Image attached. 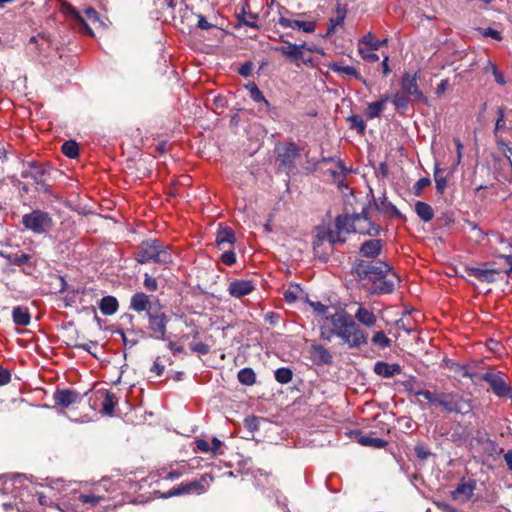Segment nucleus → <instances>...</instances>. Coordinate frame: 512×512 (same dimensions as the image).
Segmentation results:
<instances>
[{"instance_id": "72a5a7b5", "label": "nucleus", "mask_w": 512, "mask_h": 512, "mask_svg": "<svg viewBox=\"0 0 512 512\" xmlns=\"http://www.w3.org/2000/svg\"><path fill=\"white\" fill-rule=\"evenodd\" d=\"M375 206L381 213L387 214L390 217L400 215L398 209L387 200L386 197L378 198L374 201Z\"/></svg>"}, {"instance_id": "0eeeda50", "label": "nucleus", "mask_w": 512, "mask_h": 512, "mask_svg": "<svg viewBox=\"0 0 512 512\" xmlns=\"http://www.w3.org/2000/svg\"><path fill=\"white\" fill-rule=\"evenodd\" d=\"M481 381L488 384L489 390L500 399H512V386L509 377L498 370H488L481 373Z\"/></svg>"}, {"instance_id": "7ed1b4c3", "label": "nucleus", "mask_w": 512, "mask_h": 512, "mask_svg": "<svg viewBox=\"0 0 512 512\" xmlns=\"http://www.w3.org/2000/svg\"><path fill=\"white\" fill-rule=\"evenodd\" d=\"M335 326L336 337L349 349H359L367 345L368 333L363 330L345 310H337L325 319Z\"/></svg>"}, {"instance_id": "473e14b6", "label": "nucleus", "mask_w": 512, "mask_h": 512, "mask_svg": "<svg viewBox=\"0 0 512 512\" xmlns=\"http://www.w3.org/2000/svg\"><path fill=\"white\" fill-rule=\"evenodd\" d=\"M118 306V301L113 296H105L99 303V309L104 315H113L118 310Z\"/></svg>"}, {"instance_id": "4be33fe9", "label": "nucleus", "mask_w": 512, "mask_h": 512, "mask_svg": "<svg viewBox=\"0 0 512 512\" xmlns=\"http://www.w3.org/2000/svg\"><path fill=\"white\" fill-rule=\"evenodd\" d=\"M347 15L346 5H341L337 3L335 11L333 12L330 18V24L327 27L326 32H334L336 29H343L344 21Z\"/></svg>"}, {"instance_id": "e433bc0d", "label": "nucleus", "mask_w": 512, "mask_h": 512, "mask_svg": "<svg viewBox=\"0 0 512 512\" xmlns=\"http://www.w3.org/2000/svg\"><path fill=\"white\" fill-rule=\"evenodd\" d=\"M357 442L362 446L374 448H383L387 444L386 441L381 438H375L368 435H360L357 438Z\"/></svg>"}, {"instance_id": "774afa93", "label": "nucleus", "mask_w": 512, "mask_h": 512, "mask_svg": "<svg viewBox=\"0 0 512 512\" xmlns=\"http://www.w3.org/2000/svg\"><path fill=\"white\" fill-rule=\"evenodd\" d=\"M310 305L313 307L314 311L319 314H326L328 311V307L321 302H310Z\"/></svg>"}, {"instance_id": "13d9d810", "label": "nucleus", "mask_w": 512, "mask_h": 512, "mask_svg": "<svg viewBox=\"0 0 512 512\" xmlns=\"http://www.w3.org/2000/svg\"><path fill=\"white\" fill-rule=\"evenodd\" d=\"M144 287L148 291H151V292L156 291L158 288L157 280L146 273L145 277H144Z\"/></svg>"}, {"instance_id": "bb28decb", "label": "nucleus", "mask_w": 512, "mask_h": 512, "mask_svg": "<svg viewBox=\"0 0 512 512\" xmlns=\"http://www.w3.org/2000/svg\"><path fill=\"white\" fill-rule=\"evenodd\" d=\"M373 370L379 376L390 378L396 374H399L401 372V367L399 364H389L379 361L375 363Z\"/></svg>"}, {"instance_id": "c756f323", "label": "nucleus", "mask_w": 512, "mask_h": 512, "mask_svg": "<svg viewBox=\"0 0 512 512\" xmlns=\"http://www.w3.org/2000/svg\"><path fill=\"white\" fill-rule=\"evenodd\" d=\"M12 319L15 325L28 326L31 322L29 309L24 306H16L12 310Z\"/></svg>"}, {"instance_id": "09e8293b", "label": "nucleus", "mask_w": 512, "mask_h": 512, "mask_svg": "<svg viewBox=\"0 0 512 512\" xmlns=\"http://www.w3.org/2000/svg\"><path fill=\"white\" fill-rule=\"evenodd\" d=\"M434 181L436 184L437 191L439 193H443L446 188L447 181H446V177L443 174V171L437 167L435 168V172H434Z\"/></svg>"}, {"instance_id": "8fccbe9b", "label": "nucleus", "mask_w": 512, "mask_h": 512, "mask_svg": "<svg viewBox=\"0 0 512 512\" xmlns=\"http://www.w3.org/2000/svg\"><path fill=\"white\" fill-rule=\"evenodd\" d=\"M410 98L404 93H395L392 98V103L397 109H407Z\"/></svg>"}, {"instance_id": "6e6d98bb", "label": "nucleus", "mask_w": 512, "mask_h": 512, "mask_svg": "<svg viewBox=\"0 0 512 512\" xmlns=\"http://www.w3.org/2000/svg\"><path fill=\"white\" fill-rule=\"evenodd\" d=\"M244 426L250 432H254L259 429V418L256 416H249L244 419Z\"/></svg>"}, {"instance_id": "ddd939ff", "label": "nucleus", "mask_w": 512, "mask_h": 512, "mask_svg": "<svg viewBox=\"0 0 512 512\" xmlns=\"http://www.w3.org/2000/svg\"><path fill=\"white\" fill-rule=\"evenodd\" d=\"M502 259L505 260L508 267L505 269H495V268H472L470 269V275L474 276L476 279L482 282L491 283L496 281L497 276L504 272L506 275H509L512 272V256H502Z\"/></svg>"}, {"instance_id": "052dcab7", "label": "nucleus", "mask_w": 512, "mask_h": 512, "mask_svg": "<svg viewBox=\"0 0 512 512\" xmlns=\"http://www.w3.org/2000/svg\"><path fill=\"white\" fill-rule=\"evenodd\" d=\"M11 381V373L8 369L0 367V386H4Z\"/></svg>"}, {"instance_id": "c03bdc74", "label": "nucleus", "mask_w": 512, "mask_h": 512, "mask_svg": "<svg viewBox=\"0 0 512 512\" xmlns=\"http://www.w3.org/2000/svg\"><path fill=\"white\" fill-rule=\"evenodd\" d=\"M348 121L350 122V127L352 129L357 130L358 134L363 135L366 130V123L359 115H351L348 118Z\"/></svg>"}, {"instance_id": "7c9ffc66", "label": "nucleus", "mask_w": 512, "mask_h": 512, "mask_svg": "<svg viewBox=\"0 0 512 512\" xmlns=\"http://www.w3.org/2000/svg\"><path fill=\"white\" fill-rule=\"evenodd\" d=\"M0 257L6 259L9 264L16 266H23L30 262L31 256L22 251H17L16 253H6L4 251H0Z\"/></svg>"}, {"instance_id": "a18cd8bd", "label": "nucleus", "mask_w": 512, "mask_h": 512, "mask_svg": "<svg viewBox=\"0 0 512 512\" xmlns=\"http://www.w3.org/2000/svg\"><path fill=\"white\" fill-rule=\"evenodd\" d=\"M275 379L281 384H287L292 380L293 373L291 369L282 367L275 371Z\"/></svg>"}, {"instance_id": "1a4fd4ad", "label": "nucleus", "mask_w": 512, "mask_h": 512, "mask_svg": "<svg viewBox=\"0 0 512 512\" xmlns=\"http://www.w3.org/2000/svg\"><path fill=\"white\" fill-rule=\"evenodd\" d=\"M439 406L448 413L461 415L469 414L472 411L471 401L455 392H441Z\"/></svg>"}, {"instance_id": "bf43d9fd", "label": "nucleus", "mask_w": 512, "mask_h": 512, "mask_svg": "<svg viewBox=\"0 0 512 512\" xmlns=\"http://www.w3.org/2000/svg\"><path fill=\"white\" fill-rule=\"evenodd\" d=\"M253 69V63L248 61L243 63L238 69V73L243 77H248L251 75Z\"/></svg>"}, {"instance_id": "f704fd0d", "label": "nucleus", "mask_w": 512, "mask_h": 512, "mask_svg": "<svg viewBox=\"0 0 512 512\" xmlns=\"http://www.w3.org/2000/svg\"><path fill=\"white\" fill-rule=\"evenodd\" d=\"M415 212L419 218L425 222L432 220L434 217V211L432 207L425 202L418 201L415 204Z\"/></svg>"}, {"instance_id": "b1692460", "label": "nucleus", "mask_w": 512, "mask_h": 512, "mask_svg": "<svg viewBox=\"0 0 512 512\" xmlns=\"http://www.w3.org/2000/svg\"><path fill=\"white\" fill-rule=\"evenodd\" d=\"M46 169L41 165L35 163H29L28 168L21 172L23 178H31L36 184H42L45 182Z\"/></svg>"}, {"instance_id": "3c124183", "label": "nucleus", "mask_w": 512, "mask_h": 512, "mask_svg": "<svg viewBox=\"0 0 512 512\" xmlns=\"http://www.w3.org/2000/svg\"><path fill=\"white\" fill-rule=\"evenodd\" d=\"M248 89H249V93H250V98L254 102H257V103L263 102V103H265L266 106L269 105V102L265 99L263 93L259 90V88L255 84L248 86Z\"/></svg>"}, {"instance_id": "f8f14e48", "label": "nucleus", "mask_w": 512, "mask_h": 512, "mask_svg": "<svg viewBox=\"0 0 512 512\" xmlns=\"http://www.w3.org/2000/svg\"><path fill=\"white\" fill-rule=\"evenodd\" d=\"M354 215V233H359L368 236H378L381 228L379 225L371 221L368 211L364 208L361 213Z\"/></svg>"}, {"instance_id": "c85d7f7f", "label": "nucleus", "mask_w": 512, "mask_h": 512, "mask_svg": "<svg viewBox=\"0 0 512 512\" xmlns=\"http://www.w3.org/2000/svg\"><path fill=\"white\" fill-rule=\"evenodd\" d=\"M310 354L312 358L321 364H330L332 362V355L330 352L320 344H312L310 347Z\"/></svg>"}, {"instance_id": "423d86ee", "label": "nucleus", "mask_w": 512, "mask_h": 512, "mask_svg": "<svg viewBox=\"0 0 512 512\" xmlns=\"http://www.w3.org/2000/svg\"><path fill=\"white\" fill-rule=\"evenodd\" d=\"M284 45L276 47L275 50L285 55L291 62L297 66L300 64L312 63V53H321V49L314 44H307L305 42L301 44H292L284 40Z\"/></svg>"}, {"instance_id": "69168bd1", "label": "nucleus", "mask_w": 512, "mask_h": 512, "mask_svg": "<svg viewBox=\"0 0 512 512\" xmlns=\"http://www.w3.org/2000/svg\"><path fill=\"white\" fill-rule=\"evenodd\" d=\"M376 50H368L367 52H359L361 56L371 62L379 60V56L375 53Z\"/></svg>"}, {"instance_id": "cd10ccee", "label": "nucleus", "mask_w": 512, "mask_h": 512, "mask_svg": "<svg viewBox=\"0 0 512 512\" xmlns=\"http://www.w3.org/2000/svg\"><path fill=\"white\" fill-rule=\"evenodd\" d=\"M191 24H194L196 28L201 30H209L212 28H217V23L208 21V19L201 15L193 12H188L184 16Z\"/></svg>"}, {"instance_id": "6ab92c4d", "label": "nucleus", "mask_w": 512, "mask_h": 512, "mask_svg": "<svg viewBox=\"0 0 512 512\" xmlns=\"http://www.w3.org/2000/svg\"><path fill=\"white\" fill-rule=\"evenodd\" d=\"M55 404L67 408L80 400V394L70 389H58L53 394Z\"/></svg>"}, {"instance_id": "20e7f679", "label": "nucleus", "mask_w": 512, "mask_h": 512, "mask_svg": "<svg viewBox=\"0 0 512 512\" xmlns=\"http://www.w3.org/2000/svg\"><path fill=\"white\" fill-rule=\"evenodd\" d=\"M354 215H340L335 220L334 230H326L317 234V240L314 242L313 250L315 256H318L321 260L327 261L328 255H320L319 248L323 241H327L330 244V248L337 243H344L346 237L351 232H354Z\"/></svg>"}, {"instance_id": "c9c22d12", "label": "nucleus", "mask_w": 512, "mask_h": 512, "mask_svg": "<svg viewBox=\"0 0 512 512\" xmlns=\"http://www.w3.org/2000/svg\"><path fill=\"white\" fill-rule=\"evenodd\" d=\"M371 343L381 349L389 348L392 344V340L387 337L384 331H375L371 338Z\"/></svg>"}, {"instance_id": "680f3d73", "label": "nucleus", "mask_w": 512, "mask_h": 512, "mask_svg": "<svg viewBox=\"0 0 512 512\" xmlns=\"http://www.w3.org/2000/svg\"><path fill=\"white\" fill-rule=\"evenodd\" d=\"M192 351L197 352L199 354L205 355L209 352V347L207 344L202 342L196 343L191 347Z\"/></svg>"}, {"instance_id": "dca6fc26", "label": "nucleus", "mask_w": 512, "mask_h": 512, "mask_svg": "<svg viewBox=\"0 0 512 512\" xmlns=\"http://www.w3.org/2000/svg\"><path fill=\"white\" fill-rule=\"evenodd\" d=\"M476 489V482L474 480L462 481L458 484L455 490L451 492L453 500L464 503L468 501Z\"/></svg>"}, {"instance_id": "a211bd4d", "label": "nucleus", "mask_w": 512, "mask_h": 512, "mask_svg": "<svg viewBox=\"0 0 512 512\" xmlns=\"http://www.w3.org/2000/svg\"><path fill=\"white\" fill-rule=\"evenodd\" d=\"M255 289V285L250 280H234L228 286L229 294L234 298H241L249 295Z\"/></svg>"}, {"instance_id": "4d7b16f0", "label": "nucleus", "mask_w": 512, "mask_h": 512, "mask_svg": "<svg viewBox=\"0 0 512 512\" xmlns=\"http://www.w3.org/2000/svg\"><path fill=\"white\" fill-rule=\"evenodd\" d=\"M497 113H498V118H497L496 124H495V131H494L495 134H497L498 131L506 128L504 108L499 107L497 110Z\"/></svg>"}, {"instance_id": "37998d69", "label": "nucleus", "mask_w": 512, "mask_h": 512, "mask_svg": "<svg viewBox=\"0 0 512 512\" xmlns=\"http://www.w3.org/2000/svg\"><path fill=\"white\" fill-rule=\"evenodd\" d=\"M333 337H336L335 326H332L326 321L320 326V338L324 341L331 342Z\"/></svg>"}, {"instance_id": "2f4dec72", "label": "nucleus", "mask_w": 512, "mask_h": 512, "mask_svg": "<svg viewBox=\"0 0 512 512\" xmlns=\"http://www.w3.org/2000/svg\"><path fill=\"white\" fill-rule=\"evenodd\" d=\"M388 100L389 96L383 95L379 101L369 103L365 111V115L367 116V118L374 119L379 117L381 113L384 111L385 105Z\"/></svg>"}, {"instance_id": "6e6552de", "label": "nucleus", "mask_w": 512, "mask_h": 512, "mask_svg": "<svg viewBox=\"0 0 512 512\" xmlns=\"http://www.w3.org/2000/svg\"><path fill=\"white\" fill-rule=\"evenodd\" d=\"M212 481H213V477L210 474L206 473V474L201 475V477L199 479H196L194 481L187 482V483H181L177 487H174L173 489L169 490L168 492L163 493L161 495V497L167 499V498H170L173 496H179L182 494H190V493H195L197 495H200V494L205 493L209 489L210 483Z\"/></svg>"}, {"instance_id": "4c0bfd02", "label": "nucleus", "mask_w": 512, "mask_h": 512, "mask_svg": "<svg viewBox=\"0 0 512 512\" xmlns=\"http://www.w3.org/2000/svg\"><path fill=\"white\" fill-rule=\"evenodd\" d=\"M117 404V397L111 392H106L102 402V412L106 415H112Z\"/></svg>"}, {"instance_id": "393cba45", "label": "nucleus", "mask_w": 512, "mask_h": 512, "mask_svg": "<svg viewBox=\"0 0 512 512\" xmlns=\"http://www.w3.org/2000/svg\"><path fill=\"white\" fill-rule=\"evenodd\" d=\"M382 241L373 239L365 241L361 244L359 252L363 257L376 258L382 250Z\"/></svg>"}, {"instance_id": "49530a36", "label": "nucleus", "mask_w": 512, "mask_h": 512, "mask_svg": "<svg viewBox=\"0 0 512 512\" xmlns=\"http://www.w3.org/2000/svg\"><path fill=\"white\" fill-rule=\"evenodd\" d=\"M415 395L424 397L431 405L439 406L441 393L431 392L429 390H419Z\"/></svg>"}, {"instance_id": "5fc2aeb1", "label": "nucleus", "mask_w": 512, "mask_h": 512, "mask_svg": "<svg viewBox=\"0 0 512 512\" xmlns=\"http://www.w3.org/2000/svg\"><path fill=\"white\" fill-rule=\"evenodd\" d=\"M221 260H222V262L225 265H228V266H231V265L235 264V262H236V254L232 250V248L225 249L224 253L221 256Z\"/></svg>"}, {"instance_id": "f3484780", "label": "nucleus", "mask_w": 512, "mask_h": 512, "mask_svg": "<svg viewBox=\"0 0 512 512\" xmlns=\"http://www.w3.org/2000/svg\"><path fill=\"white\" fill-rule=\"evenodd\" d=\"M299 157V151L295 144L289 143L279 149L277 160L281 167L291 168Z\"/></svg>"}, {"instance_id": "a878e982", "label": "nucleus", "mask_w": 512, "mask_h": 512, "mask_svg": "<svg viewBox=\"0 0 512 512\" xmlns=\"http://www.w3.org/2000/svg\"><path fill=\"white\" fill-rule=\"evenodd\" d=\"M387 39L379 40L374 34H365L359 41V52H367L368 50H378L382 45L387 43Z\"/></svg>"}, {"instance_id": "864d4df0", "label": "nucleus", "mask_w": 512, "mask_h": 512, "mask_svg": "<svg viewBox=\"0 0 512 512\" xmlns=\"http://www.w3.org/2000/svg\"><path fill=\"white\" fill-rule=\"evenodd\" d=\"M460 374L463 377L470 378L471 381L473 382V384H475V385H477V384H479L481 382V374L480 373H472L465 366L461 367Z\"/></svg>"}, {"instance_id": "5701e85b", "label": "nucleus", "mask_w": 512, "mask_h": 512, "mask_svg": "<svg viewBox=\"0 0 512 512\" xmlns=\"http://www.w3.org/2000/svg\"><path fill=\"white\" fill-rule=\"evenodd\" d=\"M279 24L283 28H291L293 30H300L302 29V32H313L315 30L314 23L312 22H305L298 19H293L289 17L281 16L279 18Z\"/></svg>"}, {"instance_id": "603ef678", "label": "nucleus", "mask_w": 512, "mask_h": 512, "mask_svg": "<svg viewBox=\"0 0 512 512\" xmlns=\"http://www.w3.org/2000/svg\"><path fill=\"white\" fill-rule=\"evenodd\" d=\"M79 501L83 504H89L90 506L94 507L96 506L101 500H103V496H96V495H88V494H81L78 497Z\"/></svg>"}, {"instance_id": "0e129e2a", "label": "nucleus", "mask_w": 512, "mask_h": 512, "mask_svg": "<svg viewBox=\"0 0 512 512\" xmlns=\"http://www.w3.org/2000/svg\"><path fill=\"white\" fill-rule=\"evenodd\" d=\"M196 448L198 451L203 452V453H207V452L211 451L210 444L206 440H203V439H199L196 441Z\"/></svg>"}, {"instance_id": "e2e57ef3", "label": "nucleus", "mask_w": 512, "mask_h": 512, "mask_svg": "<svg viewBox=\"0 0 512 512\" xmlns=\"http://www.w3.org/2000/svg\"><path fill=\"white\" fill-rule=\"evenodd\" d=\"M430 183H431V181H430V179H428V178H421V179H419V180L416 182V184L414 185L415 193H416V194H419V192H420L423 188H425V187H427L428 185H430Z\"/></svg>"}, {"instance_id": "f03ea898", "label": "nucleus", "mask_w": 512, "mask_h": 512, "mask_svg": "<svg viewBox=\"0 0 512 512\" xmlns=\"http://www.w3.org/2000/svg\"><path fill=\"white\" fill-rule=\"evenodd\" d=\"M61 11L74 28L83 29L84 32L108 30L112 25L105 13H101L89 5H82L77 8L68 2H64L61 5Z\"/></svg>"}, {"instance_id": "58836bf2", "label": "nucleus", "mask_w": 512, "mask_h": 512, "mask_svg": "<svg viewBox=\"0 0 512 512\" xmlns=\"http://www.w3.org/2000/svg\"><path fill=\"white\" fill-rule=\"evenodd\" d=\"M330 69L335 73H338V74L343 73L348 76L355 77L358 80H362L360 74L353 66H343L338 63H333L330 65Z\"/></svg>"}, {"instance_id": "f257e3e1", "label": "nucleus", "mask_w": 512, "mask_h": 512, "mask_svg": "<svg viewBox=\"0 0 512 512\" xmlns=\"http://www.w3.org/2000/svg\"><path fill=\"white\" fill-rule=\"evenodd\" d=\"M353 272L361 279L372 283L373 293H391L399 281L391 267L384 262L370 263L360 260L353 266Z\"/></svg>"}, {"instance_id": "aec40b11", "label": "nucleus", "mask_w": 512, "mask_h": 512, "mask_svg": "<svg viewBox=\"0 0 512 512\" xmlns=\"http://www.w3.org/2000/svg\"><path fill=\"white\" fill-rule=\"evenodd\" d=\"M356 323L360 326L363 325L367 328H372L376 325L377 317L373 311L369 310L362 304H357V309L354 313L353 318Z\"/></svg>"}, {"instance_id": "79ce46f5", "label": "nucleus", "mask_w": 512, "mask_h": 512, "mask_svg": "<svg viewBox=\"0 0 512 512\" xmlns=\"http://www.w3.org/2000/svg\"><path fill=\"white\" fill-rule=\"evenodd\" d=\"M256 18L257 16L251 13L249 15L243 14L242 16H238L235 28H240L242 25H245L246 27L257 29Z\"/></svg>"}, {"instance_id": "ea45409f", "label": "nucleus", "mask_w": 512, "mask_h": 512, "mask_svg": "<svg viewBox=\"0 0 512 512\" xmlns=\"http://www.w3.org/2000/svg\"><path fill=\"white\" fill-rule=\"evenodd\" d=\"M238 380L241 384L251 386L256 382V375L251 368H243L238 372Z\"/></svg>"}, {"instance_id": "4468645a", "label": "nucleus", "mask_w": 512, "mask_h": 512, "mask_svg": "<svg viewBox=\"0 0 512 512\" xmlns=\"http://www.w3.org/2000/svg\"><path fill=\"white\" fill-rule=\"evenodd\" d=\"M417 73H404L401 80V90L411 101H419L426 99L417 84Z\"/></svg>"}, {"instance_id": "338daca9", "label": "nucleus", "mask_w": 512, "mask_h": 512, "mask_svg": "<svg viewBox=\"0 0 512 512\" xmlns=\"http://www.w3.org/2000/svg\"><path fill=\"white\" fill-rule=\"evenodd\" d=\"M75 347L79 348V349H82L84 351H87L89 352L90 354L94 355V353L92 352V348H96L97 347V342H94V341H90L88 343H83V344H77L75 345Z\"/></svg>"}, {"instance_id": "de8ad7c7", "label": "nucleus", "mask_w": 512, "mask_h": 512, "mask_svg": "<svg viewBox=\"0 0 512 512\" xmlns=\"http://www.w3.org/2000/svg\"><path fill=\"white\" fill-rule=\"evenodd\" d=\"M50 41V34L38 33L30 38L29 44H34L36 47L41 46L40 49H44V46H48L50 44Z\"/></svg>"}, {"instance_id": "39448f33", "label": "nucleus", "mask_w": 512, "mask_h": 512, "mask_svg": "<svg viewBox=\"0 0 512 512\" xmlns=\"http://www.w3.org/2000/svg\"><path fill=\"white\" fill-rule=\"evenodd\" d=\"M135 259L140 264L154 262L167 265L173 262L170 246L158 239L143 241L139 246L138 252L135 254Z\"/></svg>"}, {"instance_id": "a19ab883", "label": "nucleus", "mask_w": 512, "mask_h": 512, "mask_svg": "<svg viewBox=\"0 0 512 512\" xmlns=\"http://www.w3.org/2000/svg\"><path fill=\"white\" fill-rule=\"evenodd\" d=\"M62 152L65 156L75 159L79 155L78 144L73 140H68L62 145Z\"/></svg>"}, {"instance_id": "9b49d317", "label": "nucleus", "mask_w": 512, "mask_h": 512, "mask_svg": "<svg viewBox=\"0 0 512 512\" xmlns=\"http://www.w3.org/2000/svg\"><path fill=\"white\" fill-rule=\"evenodd\" d=\"M148 318V329L154 334L157 339L165 340L167 334L168 316L163 311L161 304L156 305L155 308L150 309L146 315Z\"/></svg>"}, {"instance_id": "2eb2a0df", "label": "nucleus", "mask_w": 512, "mask_h": 512, "mask_svg": "<svg viewBox=\"0 0 512 512\" xmlns=\"http://www.w3.org/2000/svg\"><path fill=\"white\" fill-rule=\"evenodd\" d=\"M160 302L158 299L151 300V298L143 292L135 293L130 300V309L136 312H146L150 309L155 308L156 305H159Z\"/></svg>"}, {"instance_id": "9d476101", "label": "nucleus", "mask_w": 512, "mask_h": 512, "mask_svg": "<svg viewBox=\"0 0 512 512\" xmlns=\"http://www.w3.org/2000/svg\"><path fill=\"white\" fill-rule=\"evenodd\" d=\"M22 224L36 234H43L52 227L53 220L47 212L37 209L23 215Z\"/></svg>"}, {"instance_id": "412c9836", "label": "nucleus", "mask_w": 512, "mask_h": 512, "mask_svg": "<svg viewBox=\"0 0 512 512\" xmlns=\"http://www.w3.org/2000/svg\"><path fill=\"white\" fill-rule=\"evenodd\" d=\"M236 241V236L233 230L229 227H222L216 233V245L220 250L232 248Z\"/></svg>"}]
</instances>
